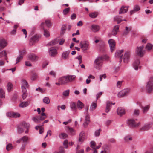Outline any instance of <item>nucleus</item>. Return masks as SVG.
<instances>
[{"mask_svg":"<svg viewBox=\"0 0 153 153\" xmlns=\"http://www.w3.org/2000/svg\"><path fill=\"white\" fill-rule=\"evenodd\" d=\"M70 53L69 51L64 52L62 53V57L64 59H67L69 58V55Z\"/></svg>","mask_w":153,"mask_h":153,"instance_id":"obj_26","label":"nucleus"},{"mask_svg":"<svg viewBox=\"0 0 153 153\" xmlns=\"http://www.w3.org/2000/svg\"><path fill=\"white\" fill-rule=\"evenodd\" d=\"M97 106V103L95 102H93L91 105L90 110L91 111H94L95 109Z\"/></svg>","mask_w":153,"mask_h":153,"instance_id":"obj_43","label":"nucleus"},{"mask_svg":"<svg viewBox=\"0 0 153 153\" xmlns=\"http://www.w3.org/2000/svg\"><path fill=\"white\" fill-rule=\"evenodd\" d=\"M7 114L8 117L14 118L19 117L20 116L19 113L14 112H9Z\"/></svg>","mask_w":153,"mask_h":153,"instance_id":"obj_18","label":"nucleus"},{"mask_svg":"<svg viewBox=\"0 0 153 153\" xmlns=\"http://www.w3.org/2000/svg\"><path fill=\"white\" fill-rule=\"evenodd\" d=\"M7 43L6 40L4 39L0 40V50L3 48L7 45Z\"/></svg>","mask_w":153,"mask_h":153,"instance_id":"obj_21","label":"nucleus"},{"mask_svg":"<svg viewBox=\"0 0 153 153\" xmlns=\"http://www.w3.org/2000/svg\"><path fill=\"white\" fill-rule=\"evenodd\" d=\"M79 147L78 145L77 146V147L76 148V153H84V150L83 149H82L79 150H78Z\"/></svg>","mask_w":153,"mask_h":153,"instance_id":"obj_58","label":"nucleus"},{"mask_svg":"<svg viewBox=\"0 0 153 153\" xmlns=\"http://www.w3.org/2000/svg\"><path fill=\"white\" fill-rule=\"evenodd\" d=\"M125 141L126 142H128L132 140V137L130 136H126L124 138Z\"/></svg>","mask_w":153,"mask_h":153,"instance_id":"obj_46","label":"nucleus"},{"mask_svg":"<svg viewBox=\"0 0 153 153\" xmlns=\"http://www.w3.org/2000/svg\"><path fill=\"white\" fill-rule=\"evenodd\" d=\"M115 103H112L110 101H107L106 103V108L105 110V111L106 112H108L111 109V105H114Z\"/></svg>","mask_w":153,"mask_h":153,"instance_id":"obj_20","label":"nucleus"},{"mask_svg":"<svg viewBox=\"0 0 153 153\" xmlns=\"http://www.w3.org/2000/svg\"><path fill=\"white\" fill-rule=\"evenodd\" d=\"M131 29L132 27L130 26L129 27H126L125 30L123 34V36H125L127 35L129 31L131 30Z\"/></svg>","mask_w":153,"mask_h":153,"instance_id":"obj_34","label":"nucleus"},{"mask_svg":"<svg viewBox=\"0 0 153 153\" xmlns=\"http://www.w3.org/2000/svg\"><path fill=\"white\" fill-rule=\"evenodd\" d=\"M108 56H100L98 57L95 60L94 65V68L97 70L100 69L102 67L103 61L104 59L108 60Z\"/></svg>","mask_w":153,"mask_h":153,"instance_id":"obj_1","label":"nucleus"},{"mask_svg":"<svg viewBox=\"0 0 153 153\" xmlns=\"http://www.w3.org/2000/svg\"><path fill=\"white\" fill-rule=\"evenodd\" d=\"M4 56V59L5 60L7 59V56L6 55V53L5 51H3L1 52L0 53V58H2Z\"/></svg>","mask_w":153,"mask_h":153,"instance_id":"obj_45","label":"nucleus"},{"mask_svg":"<svg viewBox=\"0 0 153 153\" xmlns=\"http://www.w3.org/2000/svg\"><path fill=\"white\" fill-rule=\"evenodd\" d=\"M29 86V85H28L27 82L25 80H23L22 82L21 88L22 89V87H24V88H25L26 87L27 88H28Z\"/></svg>","mask_w":153,"mask_h":153,"instance_id":"obj_44","label":"nucleus"},{"mask_svg":"<svg viewBox=\"0 0 153 153\" xmlns=\"http://www.w3.org/2000/svg\"><path fill=\"white\" fill-rule=\"evenodd\" d=\"M140 64L139 60L138 59L135 61L134 63L133 67L136 70H137L138 68H140V67H139Z\"/></svg>","mask_w":153,"mask_h":153,"instance_id":"obj_33","label":"nucleus"},{"mask_svg":"<svg viewBox=\"0 0 153 153\" xmlns=\"http://www.w3.org/2000/svg\"><path fill=\"white\" fill-rule=\"evenodd\" d=\"M68 129L69 131L71 134L73 135L74 134L75 131L73 129L70 127H68Z\"/></svg>","mask_w":153,"mask_h":153,"instance_id":"obj_61","label":"nucleus"},{"mask_svg":"<svg viewBox=\"0 0 153 153\" xmlns=\"http://www.w3.org/2000/svg\"><path fill=\"white\" fill-rule=\"evenodd\" d=\"M59 137L61 139H64L67 137L68 135L66 133H62L59 135Z\"/></svg>","mask_w":153,"mask_h":153,"instance_id":"obj_50","label":"nucleus"},{"mask_svg":"<svg viewBox=\"0 0 153 153\" xmlns=\"http://www.w3.org/2000/svg\"><path fill=\"white\" fill-rule=\"evenodd\" d=\"M46 24L48 27H49L51 26V22L49 20H46L45 21V22H42L41 25V27L43 28L44 31V35L46 37H48L50 36L49 32L44 28V26Z\"/></svg>","mask_w":153,"mask_h":153,"instance_id":"obj_3","label":"nucleus"},{"mask_svg":"<svg viewBox=\"0 0 153 153\" xmlns=\"http://www.w3.org/2000/svg\"><path fill=\"white\" fill-rule=\"evenodd\" d=\"M43 101L44 103L48 104L50 102L49 98L48 97H45L43 99Z\"/></svg>","mask_w":153,"mask_h":153,"instance_id":"obj_53","label":"nucleus"},{"mask_svg":"<svg viewBox=\"0 0 153 153\" xmlns=\"http://www.w3.org/2000/svg\"><path fill=\"white\" fill-rule=\"evenodd\" d=\"M141 108L142 109V111L145 114L147 112L149 111L150 106L149 105H146L145 106L140 105Z\"/></svg>","mask_w":153,"mask_h":153,"instance_id":"obj_24","label":"nucleus"},{"mask_svg":"<svg viewBox=\"0 0 153 153\" xmlns=\"http://www.w3.org/2000/svg\"><path fill=\"white\" fill-rule=\"evenodd\" d=\"M90 122V117L89 114L86 113V115L85 120L84 123H83V126L85 127H86Z\"/></svg>","mask_w":153,"mask_h":153,"instance_id":"obj_19","label":"nucleus"},{"mask_svg":"<svg viewBox=\"0 0 153 153\" xmlns=\"http://www.w3.org/2000/svg\"><path fill=\"white\" fill-rule=\"evenodd\" d=\"M68 141L67 140H65L63 142V145L65 146V148H67L68 147Z\"/></svg>","mask_w":153,"mask_h":153,"instance_id":"obj_64","label":"nucleus"},{"mask_svg":"<svg viewBox=\"0 0 153 153\" xmlns=\"http://www.w3.org/2000/svg\"><path fill=\"white\" fill-rule=\"evenodd\" d=\"M70 107L72 111H76L77 109L76 105L75 103L72 102L70 104Z\"/></svg>","mask_w":153,"mask_h":153,"instance_id":"obj_37","label":"nucleus"},{"mask_svg":"<svg viewBox=\"0 0 153 153\" xmlns=\"http://www.w3.org/2000/svg\"><path fill=\"white\" fill-rule=\"evenodd\" d=\"M119 27L118 25L115 26L113 28L112 31V34L114 35H116L119 30Z\"/></svg>","mask_w":153,"mask_h":153,"instance_id":"obj_38","label":"nucleus"},{"mask_svg":"<svg viewBox=\"0 0 153 153\" xmlns=\"http://www.w3.org/2000/svg\"><path fill=\"white\" fill-rule=\"evenodd\" d=\"M103 150L101 151V153H109V149L108 146L104 145L103 147Z\"/></svg>","mask_w":153,"mask_h":153,"instance_id":"obj_27","label":"nucleus"},{"mask_svg":"<svg viewBox=\"0 0 153 153\" xmlns=\"http://www.w3.org/2000/svg\"><path fill=\"white\" fill-rule=\"evenodd\" d=\"M80 45L83 51H87L89 48L88 42L86 41L81 42Z\"/></svg>","mask_w":153,"mask_h":153,"instance_id":"obj_7","label":"nucleus"},{"mask_svg":"<svg viewBox=\"0 0 153 153\" xmlns=\"http://www.w3.org/2000/svg\"><path fill=\"white\" fill-rule=\"evenodd\" d=\"M91 29L92 31L96 32L99 30V27L97 25H93L91 27Z\"/></svg>","mask_w":153,"mask_h":153,"instance_id":"obj_23","label":"nucleus"},{"mask_svg":"<svg viewBox=\"0 0 153 153\" xmlns=\"http://www.w3.org/2000/svg\"><path fill=\"white\" fill-rule=\"evenodd\" d=\"M101 131V129H99V130H96L95 133V136L97 137L99 136L100 133Z\"/></svg>","mask_w":153,"mask_h":153,"instance_id":"obj_59","label":"nucleus"},{"mask_svg":"<svg viewBox=\"0 0 153 153\" xmlns=\"http://www.w3.org/2000/svg\"><path fill=\"white\" fill-rule=\"evenodd\" d=\"M29 140V138L26 135L23 136L22 138H20L18 140L16 141V143H19L22 141L23 143H27Z\"/></svg>","mask_w":153,"mask_h":153,"instance_id":"obj_16","label":"nucleus"},{"mask_svg":"<svg viewBox=\"0 0 153 153\" xmlns=\"http://www.w3.org/2000/svg\"><path fill=\"white\" fill-rule=\"evenodd\" d=\"M70 8L68 7L64 9L63 10V13L64 15H66L69 11Z\"/></svg>","mask_w":153,"mask_h":153,"instance_id":"obj_55","label":"nucleus"},{"mask_svg":"<svg viewBox=\"0 0 153 153\" xmlns=\"http://www.w3.org/2000/svg\"><path fill=\"white\" fill-rule=\"evenodd\" d=\"M153 47L152 45L150 43H148L146 46V49L147 51L151 50Z\"/></svg>","mask_w":153,"mask_h":153,"instance_id":"obj_47","label":"nucleus"},{"mask_svg":"<svg viewBox=\"0 0 153 153\" xmlns=\"http://www.w3.org/2000/svg\"><path fill=\"white\" fill-rule=\"evenodd\" d=\"M20 126L23 128H29L30 127V125L28 123H25V122H22Z\"/></svg>","mask_w":153,"mask_h":153,"instance_id":"obj_36","label":"nucleus"},{"mask_svg":"<svg viewBox=\"0 0 153 153\" xmlns=\"http://www.w3.org/2000/svg\"><path fill=\"white\" fill-rule=\"evenodd\" d=\"M17 130L18 133L19 134H21L24 131V129L20 125L18 126Z\"/></svg>","mask_w":153,"mask_h":153,"instance_id":"obj_49","label":"nucleus"},{"mask_svg":"<svg viewBox=\"0 0 153 153\" xmlns=\"http://www.w3.org/2000/svg\"><path fill=\"white\" fill-rule=\"evenodd\" d=\"M19 55L17 57L16 59V63H17L22 59L23 56L26 54V52L25 50L23 49L20 50L19 52Z\"/></svg>","mask_w":153,"mask_h":153,"instance_id":"obj_8","label":"nucleus"},{"mask_svg":"<svg viewBox=\"0 0 153 153\" xmlns=\"http://www.w3.org/2000/svg\"><path fill=\"white\" fill-rule=\"evenodd\" d=\"M84 104L80 100H78L76 104V107L79 110L82 109L84 106Z\"/></svg>","mask_w":153,"mask_h":153,"instance_id":"obj_32","label":"nucleus"},{"mask_svg":"<svg viewBox=\"0 0 153 153\" xmlns=\"http://www.w3.org/2000/svg\"><path fill=\"white\" fill-rule=\"evenodd\" d=\"M128 7L123 6L120 9L119 14L124 13L126 12L128 9Z\"/></svg>","mask_w":153,"mask_h":153,"instance_id":"obj_30","label":"nucleus"},{"mask_svg":"<svg viewBox=\"0 0 153 153\" xmlns=\"http://www.w3.org/2000/svg\"><path fill=\"white\" fill-rule=\"evenodd\" d=\"M117 114L120 116H122L125 113V110L122 107H119L117 110Z\"/></svg>","mask_w":153,"mask_h":153,"instance_id":"obj_22","label":"nucleus"},{"mask_svg":"<svg viewBox=\"0 0 153 153\" xmlns=\"http://www.w3.org/2000/svg\"><path fill=\"white\" fill-rule=\"evenodd\" d=\"M28 57L29 59L32 61H36L38 59V56L33 53H31L28 55Z\"/></svg>","mask_w":153,"mask_h":153,"instance_id":"obj_17","label":"nucleus"},{"mask_svg":"<svg viewBox=\"0 0 153 153\" xmlns=\"http://www.w3.org/2000/svg\"><path fill=\"white\" fill-rule=\"evenodd\" d=\"M39 38V36L37 35L33 36L30 40V45H33L34 44L38 41Z\"/></svg>","mask_w":153,"mask_h":153,"instance_id":"obj_12","label":"nucleus"},{"mask_svg":"<svg viewBox=\"0 0 153 153\" xmlns=\"http://www.w3.org/2000/svg\"><path fill=\"white\" fill-rule=\"evenodd\" d=\"M123 50H119L116 51L115 54V56L117 58H120V61L121 62L122 60V56L123 55Z\"/></svg>","mask_w":153,"mask_h":153,"instance_id":"obj_14","label":"nucleus"},{"mask_svg":"<svg viewBox=\"0 0 153 153\" xmlns=\"http://www.w3.org/2000/svg\"><path fill=\"white\" fill-rule=\"evenodd\" d=\"M13 148V146H12L11 144L9 143L7 145L6 147V150L9 151L12 149Z\"/></svg>","mask_w":153,"mask_h":153,"instance_id":"obj_51","label":"nucleus"},{"mask_svg":"<svg viewBox=\"0 0 153 153\" xmlns=\"http://www.w3.org/2000/svg\"><path fill=\"white\" fill-rule=\"evenodd\" d=\"M151 127L150 124H146L143 126L140 129L141 131H145L148 130Z\"/></svg>","mask_w":153,"mask_h":153,"instance_id":"obj_29","label":"nucleus"},{"mask_svg":"<svg viewBox=\"0 0 153 153\" xmlns=\"http://www.w3.org/2000/svg\"><path fill=\"white\" fill-rule=\"evenodd\" d=\"M98 15V13L97 12L91 13L89 14V16L92 18H96Z\"/></svg>","mask_w":153,"mask_h":153,"instance_id":"obj_41","label":"nucleus"},{"mask_svg":"<svg viewBox=\"0 0 153 153\" xmlns=\"http://www.w3.org/2000/svg\"><path fill=\"white\" fill-rule=\"evenodd\" d=\"M47 117V116L45 113H41V115L39 117L38 116H36L32 118V120L35 123H40L41 121H43Z\"/></svg>","mask_w":153,"mask_h":153,"instance_id":"obj_4","label":"nucleus"},{"mask_svg":"<svg viewBox=\"0 0 153 153\" xmlns=\"http://www.w3.org/2000/svg\"><path fill=\"white\" fill-rule=\"evenodd\" d=\"M130 91V89L128 88L124 89L120 92L118 94V96L119 97H123L127 95Z\"/></svg>","mask_w":153,"mask_h":153,"instance_id":"obj_10","label":"nucleus"},{"mask_svg":"<svg viewBox=\"0 0 153 153\" xmlns=\"http://www.w3.org/2000/svg\"><path fill=\"white\" fill-rule=\"evenodd\" d=\"M49 53V55L52 57H54L57 54L56 49L54 47L50 48Z\"/></svg>","mask_w":153,"mask_h":153,"instance_id":"obj_13","label":"nucleus"},{"mask_svg":"<svg viewBox=\"0 0 153 153\" xmlns=\"http://www.w3.org/2000/svg\"><path fill=\"white\" fill-rule=\"evenodd\" d=\"M30 103L29 101L26 102H21L19 105V107L24 108L27 106Z\"/></svg>","mask_w":153,"mask_h":153,"instance_id":"obj_31","label":"nucleus"},{"mask_svg":"<svg viewBox=\"0 0 153 153\" xmlns=\"http://www.w3.org/2000/svg\"><path fill=\"white\" fill-rule=\"evenodd\" d=\"M13 86L12 84L8 82L7 86V89L8 91L10 92L13 89Z\"/></svg>","mask_w":153,"mask_h":153,"instance_id":"obj_42","label":"nucleus"},{"mask_svg":"<svg viewBox=\"0 0 153 153\" xmlns=\"http://www.w3.org/2000/svg\"><path fill=\"white\" fill-rule=\"evenodd\" d=\"M0 97L1 98L5 97V92L2 88H0Z\"/></svg>","mask_w":153,"mask_h":153,"instance_id":"obj_52","label":"nucleus"},{"mask_svg":"<svg viewBox=\"0 0 153 153\" xmlns=\"http://www.w3.org/2000/svg\"><path fill=\"white\" fill-rule=\"evenodd\" d=\"M144 46L142 45L137 47L136 48V51L137 55L139 56L142 57L145 53V51L143 50Z\"/></svg>","mask_w":153,"mask_h":153,"instance_id":"obj_6","label":"nucleus"},{"mask_svg":"<svg viewBox=\"0 0 153 153\" xmlns=\"http://www.w3.org/2000/svg\"><path fill=\"white\" fill-rule=\"evenodd\" d=\"M76 78L74 75H68L60 77L59 79V82H61L63 85L66 84L70 82L74 81Z\"/></svg>","mask_w":153,"mask_h":153,"instance_id":"obj_2","label":"nucleus"},{"mask_svg":"<svg viewBox=\"0 0 153 153\" xmlns=\"http://www.w3.org/2000/svg\"><path fill=\"white\" fill-rule=\"evenodd\" d=\"M37 77V74L35 73L33 74L31 77V80H35Z\"/></svg>","mask_w":153,"mask_h":153,"instance_id":"obj_56","label":"nucleus"},{"mask_svg":"<svg viewBox=\"0 0 153 153\" xmlns=\"http://www.w3.org/2000/svg\"><path fill=\"white\" fill-rule=\"evenodd\" d=\"M18 27V26L16 25H15L14 26V29L13 30L10 32L12 35L15 34L16 33V29Z\"/></svg>","mask_w":153,"mask_h":153,"instance_id":"obj_54","label":"nucleus"},{"mask_svg":"<svg viewBox=\"0 0 153 153\" xmlns=\"http://www.w3.org/2000/svg\"><path fill=\"white\" fill-rule=\"evenodd\" d=\"M91 147L94 149H99L100 147V146H96L95 142L92 141L91 142Z\"/></svg>","mask_w":153,"mask_h":153,"instance_id":"obj_35","label":"nucleus"},{"mask_svg":"<svg viewBox=\"0 0 153 153\" xmlns=\"http://www.w3.org/2000/svg\"><path fill=\"white\" fill-rule=\"evenodd\" d=\"M22 91L23 93L22 97L23 99H25L27 96V93L26 88L24 87H22Z\"/></svg>","mask_w":153,"mask_h":153,"instance_id":"obj_25","label":"nucleus"},{"mask_svg":"<svg viewBox=\"0 0 153 153\" xmlns=\"http://www.w3.org/2000/svg\"><path fill=\"white\" fill-rule=\"evenodd\" d=\"M121 17L117 16L115 17L114 18V21H117V23L119 24L122 21H123V20L121 19ZM124 21H126V20H123Z\"/></svg>","mask_w":153,"mask_h":153,"instance_id":"obj_39","label":"nucleus"},{"mask_svg":"<svg viewBox=\"0 0 153 153\" xmlns=\"http://www.w3.org/2000/svg\"><path fill=\"white\" fill-rule=\"evenodd\" d=\"M108 43L109 45L111 51L112 52L115 49V42L114 40L110 39L108 41Z\"/></svg>","mask_w":153,"mask_h":153,"instance_id":"obj_11","label":"nucleus"},{"mask_svg":"<svg viewBox=\"0 0 153 153\" xmlns=\"http://www.w3.org/2000/svg\"><path fill=\"white\" fill-rule=\"evenodd\" d=\"M130 53L129 51H126L123 56V61L125 63H127L129 61Z\"/></svg>","mask_w":153,"mask_h":153,"instance_id":"obj_15","label":"nucleus"},{"mask_svg":"<svg viewBox=\"0 0 153 153\" xmlns=\"http://www.w3.org/2000/svg\"><path fill=\"white\" fill-rule=\"evenodd\" d=\"M58 43V41L56 40L52 41L50 43V45H53L57 44Z\"/></svg>","mask_w":153,"mask_h":153,"instance_id":"obj_62","label":"nucleus"},{"mask_svg":"<svg viewBox=\"0 0 153 153\" xmlns=\"http://www.w3.org/2000/svg\"><path fill=\"white\" fill-rule=\"evenodd\" d=\"M146 88L148 93H150L153 90V80H150L148 82L146 87Z\"/></svg>","mask_w":153,"mask_h":153,"instance_id":"obj_9","label":"nucleus"},{"mask_svg":"<svg viewBox=\"0 0 153 153\" xmlns=\"http://www.w3.org/2000/svg\"><path fill=\"white\" fill-rule=\"evenodd\" d=\"M140 112V111L139 109H136L134 111L133 114L134 116H137L139 115Z\"/></svg>","mask_w":153,"mask_h":153,"instance_id":"obj_48","label":"nucleus"},{"mask_svg":"<svg viewBox=\"0 0 153 153\" xmlns=\"http://www.w3.org/2000/svg\"><path fill=\"white\" fill-rule=\"evenodd\" d=\"M140 9V7L139 6L137 5H135L133 9L130 12V13L131 15H132L135 12L138 11Z\"/></svg>","mask_w":153,"mask_h":153,"instance_id":"obj_28","label":"nucleus"},{"mask_svg":"<svg viewBox=\"0 0 153 153\" xmlns=\"http://www.w3.org/2000/svg\"><path fill=\"white\" fill-rule=\"evenodd\" d=\"M85 133L83 132H81L79 134V142H82L85 139Z\"/></svg>","mask_w":153,"mask_h":153,"instance_id":"obj_40","label":"nucleus"},{"mask_svg":"<svg viewBox=\"0 0 153 153\" xmlns=\"http://www.w3.org/2000/svg\"><path fill=\"white\" fill-rule=\"evenodd\" d=\"M69 90H66L64 91L63 93V94L64 96H68L69 94Z\"/></svg>","mask_w":153,"mask_h":153,"instance_id":"obj_60","label":"nucleus"},{"mask_svg":"<svg viewBox=\"0 0 153 153\" xmlns=\"http://www.w3.org/2000/svg\"><path fill=\"white\" fill-rule=\"evenodd\" d=\"M128 123L130 127H138L140 124V122H138L136 120L133 119L129 120Z\"/></svg>","mask_w":153,"mask_h":153,"instance_id":"obj_5","label":"nucleus"},{"mask_svg":"<svg viewBox=\"0 0 153 153\" xmlns=\"http://www.w3.org/2000/svg\"><path fill=\"white\" fill-rule=\"evenodd\" d=\"M123 81H118L117 83V86L118 88L121 87Z\"/></svg>","mask_w":153,"mask_h":153,"instance_id":"obj_63","label":"nucleus"},{"mask_svg":"<svg viewBox=\"0 0 153 153\" xmlns=\"http://www.w3.org/2000/svg\"><path fill=\"white\" fill-rule=\"evenodd\" d=\"M66 29V26L65 25H64L62 26V27L61 28V34H63L65 30Z\"/></svg>","mask_w":153,"mask_h":153,"instance_id":"obj_57","label":"nucleus"}]
</instances>
